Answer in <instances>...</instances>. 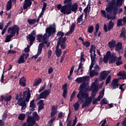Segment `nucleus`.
Instances as JSON below:
<instances>
[{"mask_svg":"<svg viewBox=\"0 0 126 126\" xmlns=\"http://www.w3.org/2000/svg\"><path fill=\"white\" fill-rule=\"evenodd\" d=\"M116 65L119 66L120 65H122L123 64V62L122 61V56H119V57L117 58V59H116Z\"/></svg>","mask_w":126,"mask_h":126,"instance_id":"nucleus-26","label":"nucleus"},{"mask_svg":"<svg viewBox=\"0 0 126 126\" xmlns=\"http://www.w3.org/2000/svg\"><path fill=\"white\" fill-rule=\"evenodd\" d=\"M48 43V41L47 40H43V41H42L39 44L38 48L41 50V51H43V48L45 47V44H46Z\"/></svg>","mask_w":126,"mask_h":126,"instance_id":"nucleus-22","label":"nucleus"},{"mask_svg":"<svg viewBox=\"0 0 126 126\" xmlns=\"http://www.w3.org/2000/svg\"><path fill=\"white\" fill-rule=\"evenodd\" d=\"M62 49H56L55 50V54L57 57H60L62 56Z\"/></svg>","mask_w":126,"mask_h":126,"instance_id":"nucleus-32","label":"nucleus"},{"mask_svg":"<svg viewBox=\"0 0 126 126\" xmlns=\"http://www.w3.org/2000/svg\"><path fill=\"white\" fill-rule=\"evenodd\" d=\"M84 54L83 52H81V58H80V63L85 62V59L84 58Z\"/></svg>","mask_w":126,"mask_h":126,"instance_id":"nucleus-48","label":"nucleus"},{"mask_svg":"<svg viewBox=\"0 0 126 126\" xmlns=\"http://www.w3.org/2000/svg\"><path fill=\"white\" fill-rule=\"evenodd\" d=\"M37 40L39 42H41L43 41V35L42 34H37Z\"/></svg>","mask_w":126,"mask_h":126,"instance_id":"nucleus-38","label":"nucleus"},{"mask_svg":"<svg viewBox=\"0 0 126 126\" xmlns=\"http://www.w3.org/2000/svg\"><path fill=\"white\" fill-rule=\"evenodd\" d=\"M116 59L115 58H110L109 61V64L113 63H114L116 62Z\"/></svg>","mask_w":126,"mask_h":126,"instance_id":"nucleus-50","label":"nucleus"},{"mask_svg":"<svg viewBox=\"0 0 126 126\" xmlns=\"http://www.w3.org/2000/svg\"><path fill=\"white\" fill-rule=\"evenodd\" d=\"M101 126H104L106 124V119H104V120L102 121L100 123V124L101 123Z\"/></svg>","mask_w":126,"mask_h":126,"instance_id":"nucleus-63","label":"nucleus"},{"mask_svg":"<svg viewBox=\"0 0 126 126\" xmlns=\"http://www.w3.org/2000/svg\"><path fill=\"white\" fill-rule=\"evenodd\" d=\"M77 122V118L76 116H75V119L73 121L72 126H75V125L76 124Z\"/></svg>","mask_w":126,"mask_h":126,"instance_id":"nucleus-59","label":"nucleus"},{"mask_svg":"<svg viewBox=\"0 0 126 126\" xmlns=\"http://www.w3.org/2000/svg\"><path fill=\"white\" fill-rule=\"evenodd\" d=\"M41 82H42V79L41 78H39L35 83H33V86L34 87L37 86L39 84H40Z\"/></svg>","mask_w":126,"mask_h":126,"instance_id":"nucleus-43","label":"nucleus"},{"mask_svg":"<svg viewBox=\"0 0 126 126\" xmlns=\"http://www.w3.org/2000/svg\"><path fill=\"white\" fill-rule=\"evenodd\" d=\"M46 88V83L44 84L43 86H42L39 90L38 92L41 93L42 91H44V89Z\"/></svg>","mask_w":126,"mask_h":126,"instance_id":"nucleus-56","label":"nucleus"},{"mask_svg":"<svg viewBox=\"0 0 126 126\" xmlns=\"http://www.w3.org/2000/svg\"><path fill=\"white\" fill-rule=\"evenodd\" d=\"M92 92L91 93V96L93 98H94L95 96L96 95V94L98 92V85L96 84L95 86V87L93 88V90L91 91Z\"/></svg>","mask_w":126,"mask_h":126,"instance_id":"nucleus-17","label":"nucleus"},{"mask_svg":"<svg viewBox=\"0 0 126 126\" xmlns=\"http://www.w3.org/2000/svg\"><path fill=\"white\" fill-rule=\"evenodd\" d=\"M75 93H76V92L75 91H74L72 92V94L70 96V102L72 101V100L74 99Z\"/></svg>","mask_w":126,"mask_h":126,"instance_id":"nucleus-47","label":"nucleus"},{"mask_svg":"<svg viewBox=\"0 0 126 126\" xmlns=\"http://www.w3.org/2000/svg\"><path fill=\"white\" fill-rule=\"evenodd\" d=\"M32 4V0H25L23 6L24 9H28L29 7H30Z\"/></svg>","mask_w":126,"mask_h":126,"instance_id":"nucleus-12","label":"nucleus"},{"mask_svg":"<svg viewBox=\"0 0 126 126\" xmlns=\"http://www.w3.org/2000/svg\"><path fill=\"white\" fill-rule=\"evenodd\" d=\"M55 32H56V28L54 27L47 28L46 29V33H44V34L42 35V40H46L48 36H51V35H53ZM47 33H48V34H47Z\"/></svg>","mask_w":126,"mask_h":126,"instance_id":"nucleus-6","label":"nucleus"},{"mask_svg":"<svg viewBox=\"0 0 126 126\" xmlns=\"http://www.w3.org/2000/svg\"><path fill=\"white\" fill-rule=\"evenodd\" d=\"M26 118V115L24 114H21L18 116V119L19 120L24 121Z\"/></svg>","mask_w":126,"mask_h":126,"instance_id":"nucleus-37","label":"nucleus"},{"mask_svg":"<svg viewBox=\"0 0 126 126\" xmlns=\"http://www.w3.org/2000/svg\"><path fill=\"white\" fill-rule=\"evenodd\" d=\"M35 99H33L30 102V108H31V110L35 111V108H36V104H34Z\"/></svg>","mask_w":126,"mask_h":126,"instance_id":"nucleus-21","label":"nucleus"},{"mask_svg":"<svg viewBox=\"0 0 126 126\" xmlns=\"http://www.w3.org/2000/svg\"><path fill=\"white\" fill-rule=\"evenodd\" d=\"M36 34V32L35 30L32 31L30 34L28 35V38H29V41H35V36Z\"/></svg>","mask_w":126,"mask_h":126,"instance_id":"nucleus-11","label":"nucleus"},{"mask_svg":"<svg viewBox=\"0 0 126 126\" xmlns=\"http://www.w3.org/2000/svg\"><path fill=\"white\" fill-rule=\"evenodd\" d=\"M60 47L62 49H65V42H61L60 43Z\"/></svg>","mask_w":126,"mask_h":126,"instance_id":"nucleus-53","label":"nucleus"},{"mask_svg":"<svg viewBox=\"0 0 126 126\" xmlns=\"http://www.w3.org/2000/svg\"><path fill=\"white\" fill-rule=\"evenodd\" d=\"M27 22L30 25H34L36 22V19L29 18V19H28Z\"/></svg>","mask_w":126,"mask_h":126,"instance_id":"nucleus-28","label":"nucleus"},{"mask_svg":"<svg viewBox=\"0 0 126 126\" xmlns=\"http://www.w3.org/2000/svg\"><path fill=\"white\" fill-rule=\"evenodd\" d=\"M42 50L38 48L37 52L35 55H34L32 57V59H34V60H36L38 57L42 54Z\"/></svg>","mask_w":126,"mask_h":126,"instance_id":"nucleus-24","label":"nucleus"},{"mask_svg":"<svg viewBox=\"0 0 126 126\" xmlns=\"http://www.w3.org/2000/svg\"><path fill=\"white\" fill-rule=\"evenodd\" d=\"M57 113H58V109L56 108V106H52L51 107V112L50 114L51 117L53 118V117L57 115Z\"/></svg>","mask_w":126,"mask_h":126,"instance_id":"nucleus-16","label":"nucleus"},{"mask_svg":"<svg viewBox=\"0 0 126 126\" xmlns=\"http://www.w3.org/2000/svg\"><path fill=\"white\" fill-rule=\"evenodd\" d=\"M119 79L116 78L114 79L112 83V86L111 88L113 90L116 89L118 88V86H119V84L118 83Z\"/></svg>","mask_w":126,"mask_h":126,"instance_id":"nucleus-15","label":"nucleus"},{"mask_svg":"<svg viewBox=\"0 0 126 126\" xmlns=\"http://www.w3.org/2000/svg\"><path fill=\"white\" fill-rule=\"evenodd\" d=\"M86 87L87 85L85 83L81 84L79 87L80 91L77 95L78 101H81V103H83L82 105V109L89 105L92 101V98L89 97L88 93L83 92Z\"/></svg>","mask_w":126,"mask_h":126,"instance_id":"nucleus-2","label":"nucleus"},{"mask_svg":"<svg viewBox=\"0 0 126 126\" xmlns=\"http://www.w3.org/2000/svg\"><path fill=\"white\" fill-rule=\"evenodd\" d=\"M64 10L66 11V15H69L72 12L75 13L78 10L77 2H75L72 4V0H67V4L65 6Z\"/></svg>","mask_w":126,"mask_h":126,"instance_id":"nucleus-4","label":"nucleus"},{"mask_svg":"<svg viewBox=\"0 0 126 126\" xmlns=\"http://www.w3.org/2000/svg\"><path fill=\"white\" fill-rule=\"evenodd\" d=\"M62 89L63 91H67V84L66 83L62 86Z\"/></svg>","mask_w":126,"mask_h":126,"instance_id":"nucleus-51","label":"nucleus"},{"mask_svg":"<svg viewBox=\"0 0 126 126\" xmlns=\"http://www.w3.org/2000/svg\"><path fill=\"white\" fill-rule=\"evenodd\" d=\"M109 58L107 57V56H105V55H104V57H103V62L105 63H107L108 60H109Z\"/></svg>","mask_w":126,"mask_h":126,"instance_id":"nucleus-52","label":"nucleus"},{"mask_svg":"<svg viewBox=\"0 0 126 126\" xmlns=\"http://www.w3.org/2000/svg\"><path fill=\"white\" fill-rule=\"evenodd\" d=\"M20 29V28L17 25H14L12 27H10L7 30V32L10 33L13 36L16 35V32Z\"/></svg>","mask_w":126,"mask_h":126,"instance_id":"nucleus-7","label":"nucleus"},{"mask_svg":"<svg viewBox=\"0 0 126 126\" xmlns=\"http://www.w3.org/2000/svg\"><path fill=\"white\" fill-rule=\"evenodd\" d=\"M25 55H26V53H22L21 54L20 58L19 60L17 61V62L18 64H20L21 63H25Z\"/></svg>","mask_w":126,"mask_h":126,"instance_id":"nucleus-19","label":"nucleus"},{"mask_svg":"<svg viewBox=\"0 0 126 126\" xmlns=\"http://www.w3.org/2000/svg\"><path fill=\"white\" fill-rule=\"evenodd\" d=\"M108 103V101L105 98H103L100 102V106L102 107L104 104H107Z\"/></svg>","mask_w":126,"mask_h":126,"instance_id":"nucleus-34","label":"nucleus"},{"mask_svg":"<svg viewBox=\"0 0 126 126\" xmlns=\"http://www.w3.org/2000/svg\"><path fill=\"white\" fill-rule=\"evenodd\" d=\"M95 45H92L91 46V48H90V53L91 54V55H92V52L93 51L94 54L95 53Z\"/></svg>","mask_w":126,"mask_h":126,"instance_id":"nucleus-39","label":"nucleus"},{"mask_svg":"<svg viewBox=\"0 0 126 126\" xmlns=\"http://www.w3.org/2000/svg\"><path fill=\"white\" fill-rule=\"evenodd\" d=\"M89 80V76H83L82 77H79L77 78L75 80V82L77 83H81L83 82H87Z\"/></svg>","mask_w":126,"mask_h":126,"instance_id":"nucleus-13","label":"nucleus"},{"mask_svg":"<svg viewBox=\"0 0 126 126\" xmlns=\"http://www.w3.org/2000/svg\"><path fill=\"white\" fill-rule=\"evenodd\" d=\"M96 84L95 82H93L90 86V88L89 89L88 88H86V91H92L94 88L95 87Z\"/></svg>","mask_w":126,"mask_h":126,"instance_id":"nucleus-29","label":"nucleus"},{"mask_svg":"<svg viewBox=\"0 0 126 126\" xmlns=\"http://www.w3.org/2000/svg\"><path fill=\"white\" fill-rule=\"evenodd\" d=\"M56 120V117H54L49 121L48 123L50 124L49 126H53V122Z\"/></svg>","mask_w":126,"mask_h":126,"instance_id":"nucleus-49","label":"nucleus"},{"mask_svg":"<svg viewBox=\"0 0 126 126\" xmlns=\"http://www.w3.org/2000/svg\"><path fill=\"white\" fill-rule=\"evenodd\" d=\"M51 94V89L48 90H46L43 92L41 93L40 94V98L47 99V97L49 95Z\"/></svg>","mask_w":126,"mask_h":126,"instance_id":"nucleus-9","label":"nucleus"},{"mask_svg":"<svg viewBox=\"0 0 126 126\" xmlns=\"http://www.w3.org/2000/svg\"><path fill=\"white\" fill-rule=\"evenodd\" d=\"M123 5V1L121 0L118 3V0L116 2V0H111V2H109V5L107 6L106 8V11L110 14H112L113 16H110V15L107 14L106 15V12L104 10H101V13L103 15V16L108 19V20H115L116 19V15L118 14L119 8L118 6H121Z\"/></svg>","mask_w":126,"mask_h":126,"instance_id":"nucleus-1","label":"nucleus"},{"mask_svg":"<svg viewBox=\"0 0 126 126\" xmlns=\"http://www.w3.org/2000/svg\"><path fill=\"white\" fill-rule=\"evenodd\" d=\"M33 117H29L27 120V123H24L23 126H34L36 121L40 120V116L38 115L36 112L32 113Z\"/></svg>","mask_w":126,"mask_h":126,"instance_id":"nucleus-5","label":"nucleus"},{"mask_svg":"<svg viewBox=\"0 0 126 126\" xmlns=\"http://www.w3.org/2000/svg\"><path fill=\"white\" fill-rule=\"evenodd\" d=\"M43 109H44V105H39L38 108V111L40 112Z\"/></svg>","mask_w":126,"mask_h":126,"instance_id":"nucleus-60","label":"nucleus"},{"mask_svg":"<svg viewBox=\"0 0 126 126\" xmlns=\"http://www.w3.org/2000/svg\"><path fill=\"white\" fill-rule=\"evenodd\" d=\"M114 25V23L112 21V20H110L109 21V24H108V31H110L111 29H113Z\"/></svg>","mask_w":126,"mask_h":126,"instance_id":"nucleus-30","label":"nucleus"},{"mask_svg":"<svg viewBox=\"0 0 126 126\" xmlns=\"http://www.w3.org/2000/svg\"><path fill=\"white\" fill-rule=\"evenodd\" d=\"M12 99V96L11 95H9L8 97H6L5 98L4 100L6 101L7 102L10 101Z\"/></svg>","mask_w":126,"mask_h":126,"instance_id":"nucleus-54","label":"nucleus"},{"mask_svg":"<svg viewBox=\"0 0 126 126\" xmlns=\"http://www.w3.org/2000/svg\"><path fill=\"white\" fill-rule=\"evenodd\" d=\"M57 36H59V41H63V40H65V42L66 41V40H67V38H66V36H64V32H58L57 33Z\"/></svg>","mask_w":126,"mask_h":126,"instance_id":"nucleus-10","label":"nucleus"},{"mask_svg":"<svg viewBox=\"0 0 126 126\" xmlns=\"http://www.w3.org/2000/svg\"><path fill=\"white\" fill-rule=\"evenodd\" d=\"M14 36V35H13V34H11V33H10V34L6 35L5 42V43L9 42L11 41V38H13V37Z\"/></svg>","mask_w":126,"mask_h":126,"instance_id":"nucleus-27","label":"nucleus"},{"mask_svg":"<svg viewBox=\"0 0 126 126\" xmlns=\"http://www.w3.org/2000/svg\"><path fill=\"white\" fill-rule=\"evenodd\" d=\"M80 101H77V102H76L75 104H74V105H73V107H74V110H75V111H78V109H79V106H80V105H79V102Z\"/></svg>","mask_w":126,"mask_h":126,"instance_id":"nucleus-40","label":"nucleus"},{"mask_svg":"<svg viewBox=\"0 0 126 126\" xmlns=\"http://www.w3.org/2000/svg\"><path fill=\"white\" fill-rule=\"evenodd\" d=\"M122 20V22H123V26H125L126 24V16H124Z\"/></svg>","mask_w":126,"mask_h":126,"instance_id":"nucleus-57","label":"nucleus"},{"mask_svg":"<svg viewBox=\"0 0 126 126\" xmlns=\"http://www.w3.org/2000/svg\"><path fill=\"white\" fill-rule=\"evenodd\" d=\"M12 0H9L7 1V4L6 5V11H9L11 9L12 7Z\"/></svg>","mask_w":126,"mask_h":126,"instance_id":"nucleus-23","label":"nucleus"},{"mask_svg":"<svg viewBox=\"0 0 126 126\" xmlns=\"http://www.w3.org/2000/svg\"><path fill=\"white\" fill-rule=\"evenodd\" d=\"M83 13H82L80 15V16H79V17H78V18H77V24L80 23L81 22H82L83 21Z\"/></svg>","mask_w":126,"mask_h":126,"instance_id":"nucleus-41","label":"nucleus"},{"mask_svg":"<svg viewBox=\"0 0 126 126\" xmlns=\"http://www.w3.org/2000/svg\"><path fill=\"white\" fill-rule=\"evenodd\" d=\"M26 78L25 77H22L19 80V84L23 87H26Z\"/></svg>","mask_w":126,"mask_h":126,"instance_id":"nucleus-18","label":"nucleus"},{"mask_svg":"<svg viewBox=\"0 0 126 126\" xmlns=\"http://www.w3.org/2000/svg\"><path fill=\"white\" fill-rule=\"evenodd\" d=\"M104 89L99 93V95L101 96V98H103L104 94Z\"/></svg>","mask_w":126,"mask_h":126,"instance_id":"nucleus-58","label":"nucleus"},{"mask_svg":"<svg viewBox=\"0 0 126 126\" xmlns=\"http://www.w3.org/2000/svg\"><path fill=\"white\" fill-rule=\"evenodd\" d=\"M123 21L122 19L121 18L118 19L117 20V26L118 27H120L121 26H124V25H123V23L122 24Z\"/></svg>","mask_w":126,"mask_h":126,"instance_id":"nucleus-35","label":"nucleus"},{"mask_svg":"<svg viewBox=\"0 0 126 126\" xmlns=\"http://www.w3.org/2000/svg\"><path fill=\"white\" fill-rule=\"evenodd\" d=\"M22 97L19 98L18 105L22 107L21 110H24L27 108L26 102H29L31 97V94L30 90L23 92Z\"/></svg>","mask_w":126,"mask_h":126,"instance_id":"nucleus-3","label":"nucleus"},{"mask_svg":"<svg viewBox=\"0 0 126 126\" xmlns=\"http://www.w3.org/2000/svg\"><path fill=\"white\" fill-rule=\"evenodd\" d=\"M123 48L122 42H117L115 47V50L117 52L120 51Z\"/></svg>","mask_w":126,"mask_h":126,"instance_id":"nucleus-20","label":"nucleus"},{"mask_svg":"<svg viewBox=\"0 0 126 126\" xmlns=\"http://www.w3.org/2000/svg\"><path fill=\"white\" fill-rule=\"evenodd\" d=\"M99 70V67L97 65H96L94 67V70L97 71L98 73Z\"/></svg>","mask_w":126,"mask_h":126,"instance_id":"nucleus-64","label":"nucleus"},{"mask_svg":"<svg viewBox=\"0 0 126 126\" xmlns=\"http://www.w3.org/2000/svg\"><path fill=\"white\" fill-rule=\"evenodd\" d=\"M94 29V28L93 26L91 25V26H89L88 29V32L90 33H92L93 32Z\"/></svg>","mask_w":126,"mask_h":126,"instance_id":"nucleus-44","label":"nucleus"},{"mask_svg":"<svg viewBox=\"0 0 126 126\" xmlns=\"http://www.w3.org/2000/svg\"><path fill=\"white\" fill-rule=\"evenodd\" d=\"M65 42V40L63 39V40H58V42L57 43V45L56 47V50H59L60 49V46H61V44H62V42Z\"/></svg>","mask_w":126,"mask_h":126,"instance_id":"nucleus-36","label":"nucleus"},{"mask_svg":"<svg viewBox=\"0 0 126 126\" xmlns=\"http://www.w3.org/2000/svg\"><path fill=\"white\" fill-rule=\"evenodd\" d=\"M67 3V0H64L63 1V4L64 5L63 6L61 3H59L57 5V8L58 10H60V11L61 13H62L63 14H66V11H65V9H64V8L65 7V6L66 5Z\"/></svg>","mask_w":126,"mask_h":126,"instance_id":"nucleus-8","label":"nucleus"},{"mask_svg":"<svg viewBox=\"0 0 126 126\" xmlns=\"http://www.w3.org/2000/svg\"><path fill=\"white\" fill-rule=\"evenodd\" d=\"M75 28V23H72L71 27H70L69 30L71 32H74V29Z\"/></svg>","mask_w":126,"mask_h":126,"instance_id":"nucleus-45","label":"nucleus"},{"mask_svg":"<svg viewBox=\"0 0 126 126\" xmlns=\"http://www.w3.org/2000/svg\"><path fill=\"white\" fill-rule=\"evenodd\" d=\"M91 71L90 72V76L91 77H93L94 76H97L98 74V72L95 70H91Z\"/></svg>","mask_w":126,"mask_h":126,"instance_id":"nucleus-31","label":"nucleus"},{"mask_svg":"<svg viewBox=\"0 0 126 126\" xmlns=\"http://www.w3.org/2000/svg\"><path fill=\"white\" fill-rule=\"evenodd\" d=\"M83 63H80L78 65V69H83Z\"/></svg>","mask_w":126,"mask_h":126,"instance_id":"nucleus-62","label":"nucleus"},{"mask_svg":"<svg viewBox=\"0 0 126 126\" xmlns=\"http://www.w3.org/2000/svg\"><path fill=\"white\" fill-rule=\"evenodd\" d=\"M111 76H108L107 78L106 79V85H107L109 83V82H110L111 81Z\"/></svg>","mask_w":126,"mask_h":126,"instance_id":"nucleus-55","label":"nucleus"},{"mask_svg":"<svg viewBox=\"0 0 126 126\" xmlns=\"http://www.w3.org/2000/svg\"><path fill=\"white\" fill-rule=\"evenodd\" d=\"M82 44L84 46L86 47L87 48L89 47L90 46V41H87V40L84 41Z\"/></svg>","mask_w":126,"mask_h":126,"instance_id":"nucleus-46","label":"nucleus"},{"mask_svg":"<svg viewBox=\"0 0 126 126\" xmlns=\"http://www.w3.org/2000/svg\"><path fill=\"white\" fill-rule=\"evenodd\" d=\"M99 24H96L95 26V31L94 32V35L95 37L97 36V33L98 32V31H99Z\"/></svg>","mask_w":126,"mask_h":126,"instance_id":"nucleus-33","label":"nucleus"},{"mask_svg":"<svg viewBox=\"0 0 126 126\" xmlns=\"http://www.w3.org/2000/svg\"><path fill=\"white\" fill-rule=\"evenodd\" d=\"M4 73H5L4 71H3L2 74L1 76L0 81H1V83L2 84H3V83L7 84V82H4Z\"/></svg>","mask_w":126,"mask_h":126,"instance_id":"nucleus-42","label":"nucleus"},{"mask_svg":"<svg viewBox=\"0 0 126 126\" xmlns=\"http://www.w3.org/2000/svg\"><path fill=\"white\" fill-rule=\"evenodd\" d=\"M110 73L109 71H103L101 72L99 80L100 81L106 79L107 75Z\"/></svg>","mask_w":126,"mask_h":126,"instance_id":"nucleus-14","label":"nucleus"},{"mask_svg":"<svg viewBox=\"0 0 126 126\" xmlns=\"http://www.w3.org/2000/svg\"><path fill=\"white\" fill-rule=\"evenodd\" d=\"M38 105H44V100H40L39 101V102L37 103Z\"/></svg>","mask_w":126,"mask_h":126,"instance_id":"nucleus-61","label":"nucleus"},{"mask_svg":"<svg viewBox=\"0 0 126 126\" xmlns=\"http://www.w3.org/2000/svg\"><path fill=\"white\" fill-rule=\"evenodd\" d=\"M115 45H116V41L114 40V39H112L111 41H109V42H108V46L110 49L114 48Z\"/></svg>","mask_w":126,"mask_h":126,"instance_id":"nucleus-25","label":"nucleus"}]
</instances>
